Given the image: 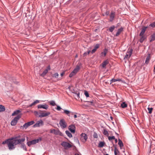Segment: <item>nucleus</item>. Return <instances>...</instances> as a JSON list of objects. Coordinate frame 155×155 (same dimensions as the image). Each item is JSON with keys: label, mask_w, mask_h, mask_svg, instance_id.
I'll use <instances>...</instances> for the list:
<instances>
[{"label": "nucleus", "mask_w": 155, "mask_h": 155, "mask_svg": "<svg viewBox=\"0 0 155 155\" xmlns=\"http://www.w3.org/2000/svg\"><path fill=\"white\" fill-rule=\"evenodd\" d=\"M3 144H7L9 150H12L15 148V146L17 145L15 138L9 139L3 141Z\"/></svg>", "instance_id": "obj_1"}, {"label": "nucleus", "mask_w": 155, "mask_h": 155, "mask_svg": "<svg viewBox=\"0 0 155 155\" xmlns=\"http://www.w3.org/2000/svg\"><path fill=\"white\" fill-rule=\"evenodd\" d=\"M145 31V27H143L140 34V41L141 43H142L145 39V35L144 33Z\"/></svg>", "instance_id": "obj_2"}, {"label": "nucleus", "mask_w": 155, "mask_h": 155, "mask_svg": "<svg viewBox=\"0 0 155 155\" xmlns=\"http://www.w3.org/2000/svg\"><path fill=\"white\" fill-rule=\"evenodd\" d=\"M51 113L50 112L45 110L40 111L39 117H43L48 116Z\"/></svg>", "instance_id": "obj_3"}, {"label": "nucleus", "mask_w": 155, "mask_h": 155, "mask_svg": "<svg viewBox=\"0 0 155 155\" xmlns=\"http://www.w3.org/2000/svg\"><path fill=\"white\" fill-rule=\"evenodd\" d=\"M41 138L34 139L31 141H28L27 143V144L29 147H30L32 145L34 144L38 143L39 141H41Z\"/></svg>", "instance_id": "obj_4"}, {"label": "nucleus", "mask_w": 155, "mask_h": 155, "mask_svg": "<svg viewBox=\"0 0 155 155\" xmlns=\"http://www.w3.org/2000/svg\"><path fill=\"white\" fill-rule=\"evenodd\" d=\"M80 69V66L77 65L74 70L70 73L69 75V77H72L73 76L75 75Z\"/></svg>", "instance_id": "obj_5"}, {"label": "nucleus", "mask_w": 155, "mask_h": 155, "mask_svg": "<svg viewBox=\"0 0 155 155\" xmlns=\"http://www.w3.org/2000/svg\"><path fill=\"white\" fill-rule=\"evenodd\" d=\"M20 137V136H19L18 137H16L14 138L15 139V141L16 142L17 145L22 143L25 140V138L24 137H23L21 139H18L17 138Z\"/></svg>", "instance_id": "obj_6"}, {"label": "nucleus", "mask_w": 155, "mask_h": 155, "mask_svg": "<svg viewBox=\"0 0 155 155\" xmlns=\"http://www.w3.org/2000/svg\"><path fill=\"white\" fill-rule=\"evenodd\" d=\"M50 132L51 133L54 134L55 135H59L60 136H62V133L59 130L55 129H51Z\"/></svg>", "instance_id": "obj_7"}, {"label": "nucleus", "mask_w": 155, "mask_h": 155, "mask_svg": "<svg viewBox=\"0 0 155 155\" xmlns=\"http://www.w3.org/2000/svg\"><path fill=\"white\" fill-rule=\"evenodd\" d=\"M21 117V116L20 115H18L16 117H15L11 121V124L12 125L14 126L15 125L18 120Z\"/></svg>", "instance_id": "obj_8"}, {"label": "nucleus", "mask_w": 155, "mask_h": 155, "mask_svg": "<svg viewBox=\"0 0 155 155\" xmlns=\"http://www.w3.org/2000/svg\"><path fill=\"white\" fill-rule=\"evenodd\" d=\"M61 145L65 149L69 148L72 147V146L70 144L66 142H62L61 143Z\"/></svg>", "instance_id": "obj_9"}, {"label": "nucleus", "mask_w": 155, "mask_h": 155, "mask_svg": "<svg viewBox=\"0 0 155 155\" xmlns=\"http://www.w3.org/2000/svg\"><path fill=\"white\" fill-rule=\"evenodd\" d=\"M59 124L62 128H64L67 127V124L64 119H62L60 120Z\"/></svg>", "instance_id": "obj_10"}, {"label": "nucleus", "mask_w": 155, "mask_h": 155, "mask_svg": "<svg viewBox=\"0 0 155 155\" xmlns=\"http://www.w3.org/2000/svg\"><path fill=\"white\" fill-rule=\"evenodd\" d=\"M132 49H130L129 51H128L125 55L124 59L129 58L132 54Z\"/></svg>", "instance_id": "obj_11"}, {"label": "nucleus", "mask_w": 155, "mask_h": 155, "mask_svg": "<svg viewBox=\"0 0 155 155\" xmlns=\"http://www.w3.org/2000/svg\"><path fill=\"white\" fill-rule=\"evenodd\" d=\"M44 124V122L42 120H40L38 121L37 123L34 125V127H39L40 126H42Z\"/></svg>", "instance_id": "obj_12"}, {"label": "nucleus", "mask_w": 155, "mask_h": 155, "mask_svg": "<svg viewBox=\"0 0 155 155\" xmlns=\"http://www.w3.org/2000/svg\"><path fill=\"white\" fill-rule=\"evenodd\" d=\"M81 140L83 142H85L87 138V135L84 133H82L81 134Z\"/></svg>", "instance_id": "obj_13"}, {"label": "nucleus", "mask_w": 155, "mask_h": 155, "mask_svg": "<svg viewBox=\"0 0 155 155\" xmlns=\"http://www.w3.org/2000/svg\"><path fill=\"white\" fill-rule=\"evenodd\" d=\"M69 130L72 133H74L75 131V127L74 125H71L69 126Z\"/></svg>", "instance_id": "obj_14"}, {"label": "nucleus", "mask_w": 155, "mask_h": 155, "mask_svg": "<svg viewBox=\"0 0 155 155\" xmlns=\"http://www.w3.org/2000/svg\"><path fill=\"white\" fill-rule=\"evenodd\" d=\"M48 108V106L47 104L39 105L38 106V109L43 108L45 110H47Z\"/></svg>", "instance_id": "obj_15"}, {"label": "nucleus", "mask_w": 155, "mask_h": 155, "mask_svg": "<svg viewBox=\"0 0 155 155\" xmlns=\"http://www.w3.org/2000/svg\"><path fill=\"white\" fill-rule=\"evenodd\" d=\"M34 123V122L33 121L29 122L26 123H25L23 125V127L25 128H27L29 126L33 124Z\"/></svg>", "instance_id": "obj_16"}, {"label": "nucleus", "mask_w": 155, "mask_h": 155, "mask_svg": "<svg viewBox=\"0 0 155 155\" xmlns=\"http://www.w3.org/2000/svg\"><path fill=\"white\" fill-rule=\"evenodd\" d=\"M99 47V45L98 44H97L95 46L94 48V49H93L92 51H91V53L93 54L97 50V49H98Z\"/></svg>", "instance_id": "obj_17"}, {"label": "nucleus", "mask_w": 155, "mask_h": 155, "mask_svg": "<svg viewBox=\"0 0 155 155\" xmlns=\"http://www.w3.org/2000/svg\"><path fill=\"white\" fill-rule=\"evenodd\" d=\"M123 31V28L122 27H121L118 30V31L116 34V36H118L120 35V33H121V32H122Z\"/></svg>", "instance_id": "obj_18"}, {"label": "nucleus", "mask_w": 155, "mask_h": 155, "mask_svg": "<svg viewBox=\"0 0 155 155\" xmlns=\"http://www.w3.org/2000/svg\"><path fill=\"white\" fill-rule=\"evenodd\" d=\"M115 16V14L114 13L112 12H111L110 16V21H112L114 19Z\"/></svg>", "instance_id": "obj_19"}, {"label": "nucleus", "mask_w": 155, "mask_h": 155, "mask_svg": "<svg viewBox=\"0 0 155 155\" xmlns=\"http://www.w3.org/2000/svg\"><path fill=\"white\" fill-rule=\"evenodd\" d=\"M108 63V61H104L102 63V67L103 68H105V67L107 64Z\"/></svg>", "instance_id": "obj_20"}, {"label": "nucleus", "mask_w": 155, "mask_h": 155, "mask_svg": "<svg viewBox=\"0 0 155 155\" xmlns=\"http://www.w3.org/2000/svg\"><path fill=\"white\" fill-rule=\"evenodd\" d=\"M39 103V101L38 100H36L35 102H34L33 103H32L31 105H30L28 107H31L32 106L34 105L35 104H37L38 103Z\"/></svg>", "instance_id": "obj_21"}, {"label": "nucleus", "mask_w": 155, "mask_h": 155, "mask_svg": "<svg viewBox=\"0 0 155 155\" xmlns=\"http://www.w3.org/2000/svg\"><path fill=\"white\" fill-rule=\"evenodd\" d=\"M151 58L150 54H149L146 58V64H147L149 63V61Z\"/></svg>", "instance_id": "obj_22"}, {"label": "nucleus", "mask_w": 155, "mask_h": 155, "mask_svg": "<svg viewBox=\"0 0 155 155\" xmlns=\"http://www.w3.org/2000/svg\"><path fill=\"white\" fill-rule=\"evenodd\" d=\"M151 39L150 40V41L152 42L155 40V33L153 34L151 36Z\"/></svg>", "instance_id": "obj_23"}, {"label": "nucleus", "mask_w": 155, "mask_h": 155, "mask_svg": "<svg viewBox=\"0 0 155 155\" xmlns=\"http://www.w3.org/2000/svg\"><path fill=\"white\" fill-rule=\"evenodd\" d=\"M20 147L21 148H22L24 150L26 151L27 150L25 145L24 143H21Z\"/></svg>", "instance_id": "obj_24"}, {"label": "nucleus", "mask_w": 155, "mask_h": 155, "mask_svg": "<svg viewBox=\"0 0 155 155\" xmlns=\"http://www.w3.org/2000/svg\"><path fill=\"white\" fill-rule=\"evenodd\" d=\"M120 106L123 108H125L127 107V104L125 102H123L121 104Z\"/></svg>", "instance_id": "obj_25"}, {"label": "nucleus", "mask_w": 155, "mask_h": 155, "mask_svg": "<svg viewBox=\"0 0 155 155\" xmlns=\"http://www.w3.org/2000/svg\"><path fill=\"white\" fill-rule=\"evenodd\" d=\"M105 143L104 142H101L99 143L98 145V147H102L104 146Z\"/></svg>", "instance_id": "obj_26"}, {"label": "nucleus", "mask_w": 155, "mask_h": 155, "mask_svg": "<svg viewBox=\"0 0 155 155\" xmlns=\"http://www.w3.org/2000/svg\"><path fill=\"white\" fill-rule=\"evenodd\" d=\"M5 110V108L3 106L0 105V112L4 111Z\"/></svg>", "instance_id": "obj_27"}, {"label": "nucleus", "mask_w": 155, "mask_h": 155, "mask_svg": "<svg viewBox=\"0 0 155 155\" xmlns=\"http://www.w3.org/2000/svg\"><path fill=\"white\" fill-rule=\"evenodd\" d=\"M66 134L68 135V136L71 138L72 137L71 134L68 130H66L65 131Z\"/></svg>", "instance_id": "obj_28"}, {"label": "nucleus", "mask_w": 155, "mask_h": 155, "mask_svg": "<svg viewBox=\"0 0 155 155\" xmlns=\"http://www.w3.org/2000/svg\"><path fill=\"white\" fill-rule=\"evenodd\" d=\"M20 112V111L18 110H16L15 111L14 113L12 114V116H15L17 115Z\"/></svg>", "instance_id": "obj_29"}, {"label": "nucleus", "mask_w": 155, "mask_h": 155, "mask_svg": "<svg viewBox=\"0 0 155 155\" xmlns=\"http://www.w3.org/2000/svg\"><path fill=\"white\" fill-rule=\"evenodd\" d=\"M118 144L120 146L121 148L122 147H123L124 146L123 143L122 142L120 139H119Z\"/></svg>", "instance_id": "obj_30"}, {"label": "nucleus", "mask_w": 155, "mask_h": 155, "mask_svg": "<svg viewBox=\"0 0 155 155\" xmlns=\"http://www.w3.org/2000/svg\"><path fill=\"white\" fill-rule=\"evenodd\" d=\"M107 52V50L106 49H105L102 52V54L104 56H105Z\"/></svg>", "instance_id": "obj_31"}, {"label": "nucleus", "mask_w": 155, "mask_h": 155, "mask_svg": "<svg viewBox=\"0 0 155 155\" xmlns=\"http://www.w3.org/2000/svg\"><path fill=\"white\" fill-rule=\"evenodd\" d=\"M115 28V26L113 25L110 27L108 29V30L110 32H112L114 30Z\"/></svg>", "instance_id": "obj_32"}, {"label": "nucleus", "mask_w": 155, "mask_h": 155, "mask_svg": "<svg viewBox=\"0 0 155 155\" xmlns=\"http://www.w3.org/2000/svg\"><path fill=\"white\" fill-rule=\"evenodd\" d=\"M121 81V80L120 79H112L110 80V83H111L113 82H115L116 81Z\"/></svg>", "instance_id": "obj_33"}, {"label": "nucleus", "mask_w": 155, "mask_h": 155, "mask_svg": "<svg viewBox=\"0 0 155 155\" xmlns=\"http://www.w3.org/2000/svg\"><path fill=\"white\" fill-rule=\"evenodd\" d=\"M74 93L75 94L74 96L77 97L78 99H79L80 97H79V93L78 92H74Z\"/></svg>", "instance_id": "obj_34"}, {"label": "nucleus", "mask_w": 155, "mask_h": 155, "mask_svg": "<svg viewBox=\"0 0 155 155\" xmlns=\"http://www.w3.org/2000/svg\"><path fill=\"white\" fill-rule=\"evenodd\" d=\"M114 153L115 155H119V151L116 148L114 150Z\"/></svg>", "instance_id": "obj_35"}, {"label": "nucleus", "mask_w": 155, "mask_h": 155, "mask_svg": "<svg viewBox=\"0 0 155 155\" xmlns=\"http://www.w3.org/2000/svg\"><path fill=\"white\" fill-rule=\"evenodd\" d=\"M48 69H46L44 71L42 74L41 75V76H44L48 72Z\"/></svg>", "instance_id": "obj_36"}, {"label": "nucleus", "mask_w": 155, "mask_h": 155, "mask_svg": "<svg viewBox=\"0 0 155 155\" xmlns=\"http://www.w3.org/2000/svg\"><path fill=\"white\" fill-rule=\"evenodd\" d=\"M103 134L104 135L107 136V137L109 136V134L108 131L105 130H104Z\"/></svg>", "instance_id": "obj_37"}, {"label": "nucleus", "mask_w": 155, "mask_h": 155, "mask_svg": "<svg viewBox=\"0 0 155 155\" xmlns=\"http://www.w3.org/2000/svg\"><path fill=\"white\" fill-rule=\"evenodd\" d=\"M147 109L148 111V113L150 114H151L152 113V111L153 110V108L152 107H148Z\"/></svg>", "instance_id": "obj_38"}, {"label": "nucleus", "mask_w": 155, "mask_h": 155, "mask_svg": "<svg viewBox=\"0 0 155 155\" xmlns=\"http://www.w3.org/2000/svg\"><path fill=\"white\" fill-rule=\"evenodd\" d=\"M108 139L110 140V141L112 140H115V137L114 136H112V137H110L109 136H108Z\"/></svg>", "instance_id": "obj_39"}, {"label": "nucleus", "mask_w": 155, "mask_h": 155, "mask_svg": "<svg viewBox=\"0 0 155 155\" xmlns=\"http://www.w3.org/2000/svg\"><path fill=\"white\" fill-rule=\"evenodd\" d=\"M149 26L151 27L152 28H154L155 27V21L150 24Z\"/></svg>", "instance_id": "obj_40"}, {"label": "nucleus", "mask_w": 155, "mask_h": 155, "mask_svg": "<svg viewBox=\"0 0 155 155\" xmlns=\"http://www.w3.org/2000/svg\"><path fill=\"white\" fill-rule=\"evenodd\" d=\"M49 102L50 103V104L53 106H54L55 105V103L54 101H50Z\"/></svg>", "instance_id": "obj_41"}, {"label": "nucleus", "mask_w": 155, "mask_h": 155, "mask_svg": "<svg viewBox=\"0 0 155 155\" xmlns=\"http://www.w3.org/2000/svg\"><path fill=\"white\" fill-rule=\"evenodd\" d=\"M34 113L36 116L37 117L38 116L39 117V112H38L37 111H35Z\"/></svg>", "instance_id": "obj_42"}, {"label": "nucleus", "mask_w": 155, "mask_h": 155, "mask_svg": "<svg viewBox=\"0 0 155 155\" xmlns=\"http://www.w3.org/2000/svg\"><path fill=\"white\" fill-rule=\"evenodd\" d=\"M64 112L67 115H68L70 113V111H69L67 110H64Z\"/></svg>", "instance_id": "obj_43"}, {"label": "nucleus", "mask_w": 155, "mask_h": 155, "mask_svg": "<svg viewBox=\"0 0 155 155\" xmlns=\"http://www.w3.org/2000/svg\"><path fill=\"white\" fill-rule=\"evenodd\" d=\"M84 94L87 97H89V95L88 92L87 91H85L84 92Z\"/></svg>", "instance_id": "obj_44"}, {"label": "nucleus", "mask_w": 155, "mask_h": 155, "mask_svg": "<svg viewBox=\"0 0 155 155\" xmlns=\"http://www.w3.org/2000/svg\"><path fill=\"white\" fill-rule=\"evenodd\" d=\"M93 137L94 138H97L98 136L97 135V133L95 132H94V135H93Z\"/></svg>", "instance_id": "obj_45"}, {"label": "nucleus", "mask_w": 155, "mask_h": 155, "mask_svg": "<svg viewBox=\"0 0 155 155\" xmlns=\"http://www.w3.org/2000/svg\"><path fill=\"white\" fill-rule=\"evenodd\" d=\"M91 51H88L87 52H85L84 53V56H86L87 54H88L90 53Z\"/></svg>", "instance_id": "obj_46"}, {"label": "nucleus", "mask_w": 155, "mask_h": 155, "mask_svg": "<svg viewBox=\"0 0 155 155\" xmlns=\"http://www.w3.org/2000/svg\"><path fill=\"white\" fill-rule=\"evenodd\" d=\"M59 76V74H58L56 73H55L54 74V76L55 77V78H57Z\"/></svg>", "instance_id": "obj_47"}, {"label": "nucleus", "mask_w": 155, "mask_h": 155, "mask_svg": "<svg viewBox=\"0 0 155 155\" xmlns=\"http://www.w3.org/2000/svg\"><path fill=\"white\" fill-rule=\"evenodd\" d=\"M56 109L58 110H60L61 109V107L60 106H57Z\"/></svg>", "instance_id": "obj_48"}, {"label": "nucleus", "mask_w": 155, "mask_h": 155, "mask_svg": "<svg viewBox=\"0 0 155 155\" xmlns=\"http://www.w3.org/2000/svg\"><path fill=\"white\" fill-rule=\"evenodd\" d=\"M64 73H65V72L64 71V72H62L61 74V76L62 77L63 75H64Z\"/></svg>", "instance_id": "obj_49"}, {"label": "nucleus", "mask_w": 155, "mask_h": 155, "mask_svg": "<svg viewBox=\"0 0 155 155\" xmlns=\"http://www.w3.org/2000/svg\"><path fill=\"white\" fill-rule=\"evenodd\" d=\"M13 82H14L15 83V84H17L18 83V82L17 81H13Z\"/></svg>", "instance_id": "obj_50"}, {"label": "nucleus", "mask_w": 155, "mask_h": 155, "mask_svg": "<svg viewBox=\"0 0 155 155\" xmlns=\"http://www.w3.org/2000/svg\"><path fill=\"white\" fill-rule=\"evenodd\" d=\"M74 118H76L77 117V116L75 114L74 115Z\"/></svg>", "instance_id": "obj_51"}, {"label": "nucleus", "mask_w": 155, "mask_h": 155, "mask_svg": "<svg viewBox=\"0 0 155 155\" xmlns=\"http://www.w3.org/2000/svg\"><path fill=\"white\" fill-rule=\"evenodd\" d=\"M115 142L116 143H117V139H116L115 140Z\"/></svg>", "instance_id": "obj_52"}, {"label": "nucleus", "mask_w": 155, "mask_h": 155, "mask_svg": "<svg viewBox=\"0 0 155 155\" xmlns=\"http://www.w3.org/2000/svg\"><path fill=\"white\" fill-rule=\"evenodd\" d=\"M153 72H155V65L154 67V70H153Z\"/></svg>", "instance_id": "obj_53"}, {"label": "nucleus", "mask_w": 155, "mask_h": 155, "mask_svg": "<svg viewBox=\"0 0 155 155\" xmlns=\"http://www.w3.org/2000/svg\"><path fill=\"white\" fill-rule=\"evenodd\" d=\"M75 155H79L78 153H77L75 154Z\"/></svg>", "instance_id": "obj_54"}, {"label": "nucleus", "mask_w": 155, "mask_h": 155, "mask_svg": "<svg viewBox=\"0 0 155 155\" xmlns=\"http://www.w3.org/2000/svg\"><path fill=\"white\" fill-rule=\"evenodd\" d=\"M106 15H108V13H107V12H106Z\"/></svg>", "instance_id": "obj_55"}, {"label": "nucleus", "mask_w": 155, "mask_h": 155, "mask_svg": "<svg viewBox=\"0 0 155 155\" xmlns=\"http://www.w3.org/2000/svg\"><path fill=\"white\" fill-rule=\"evenodd\" d=\"M27 140H28V137H27Z\"/></svg>", "instance_id": "obj_56"}, {"label": "nucleus", "mask_w": 155, "mask_h": 155, "mask_svg": "<svg viewBox=\"0 0 155 155\" xmlns=\"http://www.w3.org/2000/svg\"><path fill=\"white\" fill-rule=\"evenodd\" d=\"M148 28V27H146V29H147V28Z\"/></svg>", "instance_id": "obj_57"}, {"label": "nucleus", "mask_w": 155, "mask_h": 155, "mask_svg": "<svg viewBox=\"0 0 155 155\" xmlns=\"http://www.w3.org/2000/svg\"><path fill=\"white\" fill-rule=\"evenodd\" d=\"M88 102H90V103H92L93 102H89V101H87Z\"/></svg>", "instance_id": "obj_58"}, {"label": "nucleus", "mask_w": 155, "mask_h": 155, "mask_svg": "<svg viewBox=\"0 0 155 155\" xmlns=\"http://www.w3.org/2000/svg\"><path fill=\"white\" fill-rule=\"evenodd\" d=\"M109 155L108 154H106L105 155Z\"/></svg>", "instance_id": "obj_59"}]
</instances>
